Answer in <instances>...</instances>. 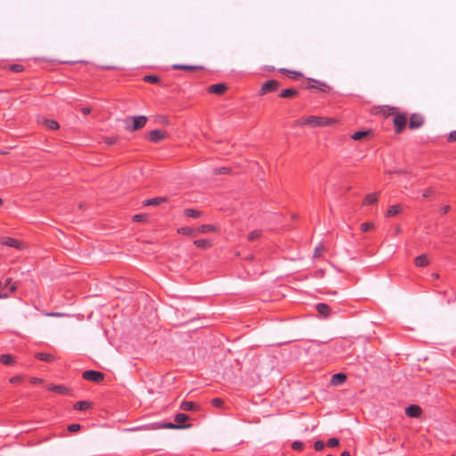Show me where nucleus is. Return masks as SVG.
<instances>
[{
  "instance_id": "f257e3e1",
  "label": "nucleus",
  "mask_w": 456,
  "mask_h": 456,
  "mask_svg": "<svg viewBox=\"0 0 456 456\" xmlns=\"http://www.w3.org/2000/svg\"><path fill=\"white\" fill-rule=\"evenodd\" d=\"M337 123L335 118H327V117H319V116H308L303 117L295 121L294 126H308L311 127H324L329 126Z\"/></svg>"
},
{
  "instance_id": "f03ea898",
  "label": "nucleus",
  "mask_w": 456,
  "mask_h": 456,
  "mask_svg": "<svg viewBox=\"0 0 456 456\" xmlns=\"http://www.w3.org/2000/svg\"><path fill=\"white\" fill-rule=\"evenodd\" d=\"M387 109V112H384L385 115H393L395 117L393 118L394 129L396 134H400L403 132L407 124V117L403 113H395L397 108L395 107H386Z\"/></svg>"
},
{
  "instance_id": "7ed1b4c3",
  "label": "nucleus",
  "mask_w": 456,
  "mask_h": 456,
  "mask_svg": "<svg viewBox=\"0 0 456 456\" xmlns=\"http://www.w3.org/2000/svg\"><path fill=\"white\" fill-rule=\"evenodd\" d=\"M189 419V416L184 413H177L175 416V421L176 423L172 422H163L158 423L156 428H167V429H177V428H185L190 427V425H183L185 421Z\"/></svg>"
},
{
  "instance_id": "20e7f679",
  "label": "nucleus",
  "mask_w": 456,
  "mask_h": 456,
  "mask_svg": "<svg viewBox=\"0 0 456 456\" xmlns=\"http://www.w3.org/2000/svg\"><path fill=\"white\" fill-rule=\"evenodd\" d=\"M281 83L275 79H270L262 84L258 95L263 96L269 93H275L279 90Z\"/></svg>"
},
{
  "instance_id": "39448f33",
  "label": "nucleus",
  "mask_w": 456,
  "mask_h": 456,
  "mask_svg": "<svg viewBox=\"0 0 456 456\" xmlns=\"http://www.w3.org/2000/svg\"><path fill=\"white\" fill-rule=\"evenodd\" d=\"M17 287L14 283H12V279L7 278L4 281H0V298L7 297L10 293L14 292Z\"/></svg>"
},
{
  "instance_id": "423d86ee",
  "label": "nucleus",
  "mask_w": 456,
  "mask_h": 456,
  "mask_svg": "<svg viewBox=\"0 0 456 456\" xmlns=\"http://www.w3.org/2000/svg\"><path fill=\"white\" fill-rule=\"evenodd\" d=\"M305 88L318 90L322 93H329L330 91V86H328L325 82L314 78L307 79V86Z\"/></svg>"
},
{
  "instance_id": "0eeeda50",
  "label": "nucleus",
  "mask_w": 456,
  "mask_h": 456,
  "mask_svg": "<svg viewBox=\"0 0 456 456\" xmlns=\"http://www.w3.org/2000/svg\"><path fill=\"white\" fill-rule=\"evenodd\" d=\"M82 378L94 383H101L104 379V374L98 370H88L82 373Z\"/></svg>"
},
{
  "instance_id": "6e6552de",
  "label": "nucleus",
  "mask_w": 456,
  "mask_h": 456,
  "mask_svg": "<svg viewBox=\"0 0 456 456\" xmlns=\"http://www.w3.org/2000/svg\"><path fill=\"white\" fill-rule=\"evenodd\" d=\"M133 124L132 126H126V130L128 131H135L142 128L147 122V118L145 116H138V117H133Z\"/></svg>"
},
{
  "instance_id": "1a4fd4ad",
  "label": "nucleus",
  "mask_w": 456,
  "mask_h": 456,
  "mask_svg": "<svg viewBox=\"0 0 456 456\" xmlns=\"http://www.w3.org/2000/svg\"><path fill=\"white\" fill-rule=\"evenodd\" d=\"M424 124V118L420 114L413 113L410 117L409 120V128L410 129H417L422 126Z\"/></svg>"
},
{
  "instance_id": "9d476101",
  "label": "nucleus",
  "mask_w": 456,
  "mask_h": 456,
  "mask_svg": "<svg viewBox=\"0 0 456 456\" xmlns=\"http://www.w3.org/2000/svg\"><path fill=\"white\" fill-rule=\"evenodd\" d=\"M167 137V132L155 129L149 133V140L152 142H159Z\"/></svg>"
},
{
  "instance_id": "9b49d317",
  "label": "nucleus",
  "mask_w": 456,
  "mask_h": 456,
  "mask_svg": "<svg viewBox=\"0 0 456 456\" xmlns=\"http://www.w3.org/2000/svg\"><path fill=\"white\" fill-rule=\"evenodd\" d=\"M0 242L2 245H5L8 247H12L14 248L21 249L22 248V243L17 239L11 238V237H2L0 240Z\"/></svg>"
},
{
  "instance_id": "f8f14e48",
  "label": "nucleus",
  "mask_w": 456,
  "mask_h": 456,
  "mask_svg": "<svg viewBox=\"0 0 456 456\" xmlns=\"http://www.w3.org/2000/svg\"><path fill=\"white\" fill-rule=\"evenodd\" d=\"M227 88L228 87L225 84H215L208 87V93L221 95L227 90Z\"/></svg>"
},
{
  "instance_id": "ddd939ff",
  "label": "nucleus",
  "mask_w": 456,
  "mask_h": 456,
  "mask_svg": "<svg viewBox=\"0 0 456 456\" xmlns=\"http://www.w3.org/2000/svg\"><path fill=\"white\" fill-rule=\"evenodd\" d=\"M422 413V409L417 404H411L405 409V414L411 418H419Z\"/></svg>"
},
{
  "instance_id": "4468645a",
  "label": "nucleus",
  "mask_w": 456,
  "mask_h": 456,
  "mask_svg": "<svg viewBox=\"0 0 456 456\" xmlns=\"http://www.w3.org/2000/svg\"><path fill=\"white\" fill-rule=\"evenodd\" d=\"M48 390L56 392L58 394L64 395H71V390L69 388H68L67 387L61 386V385H49Z\"/></svg>"
},
{
  "instance_id": "2eb2a0df",
  "label": "nucleus",
  "mask_w": 456,
  "mask_h": 456,
  "mask_svg": "<svg viewBox=\"0 0 456 456\" xmlns=\"http://www.w3.org/2000/svg\"><path fill=\"white\" fill-rule=\"evenodd\" d=\"M279 72L285 74L288 77H289L292 80H297L299 77H303V74L299 71L290 70V69H284V68L280 69Z\"/></svg>"
},
{
  "instance_id": "dca6fc26",
  "label": "nucleus",
  "mask_w": 456,
  "mask_h": 456,
  "mask_svg": "<svg viewBox=\"0 0 456 456\" xmlns=\"http://www.w3.org/2000/svg\"><path fill=\"white\" fill-rule=\"evenodd\" d=\"M173 69H179V70H186V71H195L199 69H203L202 66L198 65H183V64H174L172 66Z\"/></svg>"
},
{
  "instance_id": "f3484780",
  "label": "nucleus",
  "mask_w": 456,
  "mask_h": 456,
  "mask_svg": "<svg viewBox=\"0 0 456 456\" xmlns=\"http://www.w3.org/2000/svg\"><path fill=\"white\" fill-rule=\"evenodd\" d=\"M378 200H379V193L378 192L369 193L363 198L362 205L363 206L374 205L378 202Z\"/></svg>"
},
{
  "instance_id": "a211bd4d",
  "label": "nucleus",
  "mask_w": 456,
  "mask_h": 456,
  "mask_svg": "<svg viewBox=\"0 0 456 456\" xmlns=\"http://www.w3.org/2000/svg\"><path fill=\"white\" fill-rule=\"evenodd\" d=\"M167 200L165 197H156V198L147 199V200H143L142 205L145 207L158 206V205H160L161 203L166 202Z\"/></svg>"
},
{
  "instance_id": "6ab92c4d",
  "label": "nucleus",
  "mask_w": 456,
  "mask_h": 456,
  "mask_svg": "<svg viewBox=\"0 0 456 456\" xmlns=\"http://www.w3.org/2000/svg\"><path fill=\"white\" fill-rule=\"evenodd\" d=\"M346 380V375L344 373H336L331 377L330 383L333 386L343 384Z\"/></svg>"
},
{
  "instance_id": "aec40b11",
  "label": "nucleus",
  "mask_w": 456,
  "mask_h": 456,
  "mask_svg": "<svg viewBox=\"0 0 456 456\" xmlns=\"http://www.w3.org/2000/svg\"><path fill=\"white\" fill-rule=\"evenodd\" d=\"M177 232L180 234H183V235L191 236V237H195L198 235L197 229L188 227V226L178 228Z\"/></svg>"
},
{
  "instance_id": "412c9836",
  "label": "nucleus",
  "mask_w": 456,
  "mask_h": 456,
  "mask_svg": "<svg viewBox=\"0 0 456 456\" xmlns=\"http://www.w3.org/2000/svg\"><path fill=\"white\" fill-rule=\"evenodd\" d=\"M316 310L320 314H322L325 317L329 316L330 314V311H331L330 307L327 304H324V303L317 304Z\"/></svg>"
},
{
  "instance_id": "4be33fe9",
  "label": "nucleus",
  "mask_w": 456,
  "mask_h": 456,
  "mask_svg": "<svg viewBox=\"0 0 456 456\" xmlns=\"http://www.w3.org/2000/svg\"><path fill=\"white\" fill-rule=\"evenodd\" d=\"M298 94V91L294 88H287L283 89L280 94L279 97L281 98H292Z\"/></svg>"
},
{
  "instance_id": "5701e85b",
  "label": "nucleus",
  "mask_w": 456,
  "mask_h": 456,
  "mask_svg": "<svg viewBox=\"0 0 456 456\" xmlns=\"http://www.w3.org/2000/svg\"><path fill=\"white\" fill-rule=\"evenodd\" d=\"M216 231V228L213 224H202L199 228H197V234L214 232Z\"/></svg>"
},
{
  "instance_id": "b1692460",
  "label": "nucleus",
  "mask_w": 456,
  "mask_h": 456,
  "mask_svg": "<svg viewBox=\"0 0 456 456\" xmlns=\"http://www.w3.org/2000/svg\"><path fill=\"white\" fill-rule=\"evenodd\" d=\"M415 265L419 267H425L428 265L429 260L427 255H420L417 256L414 260Z\"/></svg>"
},
{
  "instance_id": "393cba45",
  "label": "nucleus",
  "mask_w": 456,
  "mask_h": 456,
  "mask_svg": "<svg viewBox=\"0 0 456 456\" xmlns=\"http://www.w3.org/2000/svg\"><path fill=\"white\" fill-rule=\"evenodd\" d=\"M193 244L199 248H208L211 247V240L207 239L195 240Z\"/></svg>"
},
{
  "instance_id": "a878e982",
  "label": "nucleus",
  "mask_w": 456,
  "mask_h": 456,
  "mask_svg": "<svg viewBox=\"0 0 456 456\" xmlns=\"http://www.w3.org/2000/svg\"><path fill=\"white\" fill-rule=\"evenodd\" d=\"M36 358L46 362H51L55 359V357L53 354L43 352L37 353Z\"/></svg>"
},
{
  "instance_id": "bb28decb",
  "label": "nucleus",
  "mask_w": 456,
  "mask_h": 456,
  "mask_svg": "<svg viewBox=\"0 0 456 456\" xmlns=\"http://www.w3.org/2000/svg\"><path fill=\"white\" fill-rule=\"evenodd\" d=\"M197 408L198 405L194 402L191 401H183L180 405V409L186 411H194Z\"/></svg>"
},
{
  "instance_id": "cd10ccee",
  "label": "nucleus",
  "mask_w": 456,
  "mask_h": 456,
  "mask_svg": "<svg viewBox=\"0 0 456 456\" xmlns=\"http://www.w3.org/2000/svg\"><path fill=\"white\" fill-rule=\"evenodd\" d=\"M0 362L4 365H12L15 362V359L11 354H4L0 355Z\"/></svg>"
},
{
  "instance_id": "c85d7f7f",
  "label": "nucleus",
  "mask_w": 456,
  "mask_h": 456,
  "mask_svg": "<svg viewBox=\"0 0 456 456\" xmlns=\"http://www.w3.org/2000/svg\"><path fill=\"white\" fill-rule=\"evenodd\" d=\"M91 407V403L88 401H78L74 404V409L77 411H86Z\"/></svg>"
},
{
  "instance_id": "c756f323",
  "label": "nucleus",
  "mask_w": 456,
  "mask_h": 456,
  "mask_svg": "<svg viewBox=\"0 0 456 456\" xmlns=\"http://www.w3.org/2000/svg\"><path fill=\"white\" fill-rule=\"evenodd\" d=\"M43 125L49 130H57L59 128L58 122L53 119H45Z\"/></svg>"
},
{
  "instance_id": "7c9ffc66",
  "label": "nucleus",
  "mask_w": 456,
  "mask_h": 456,
  "mask_svg": "<svg viewBox=\"0 0 456 456\" xmlns=\"http://www.w3.org/2000/svg\"><path fill=\"white\" fill-rule=\"evenodd\" d=\"M370 133V130L369 131H357L351 135V138L354 141H360V140L363 139L364 137H366Z\"/></svg>"
},
{
  "instance_id": "2f4dec72",
  "label": "nucleus",
  "mask_w": 456,
  "mask_h": 456,
  "mask_svg": "<svg viewBox=\"0 0 456 456\" xmlns=\"http://www.w3.org/2000/svg\"><path fill=\"white\" fill-rule=\"evenodd\" d=\"M401 211V207L399 205H393L389 207L387 212V216H394L397 214H399Z\"/></svg>"
},
{
  "instance_id": "473e14b6",
  "label": "nucleus",
  "mask_w": 456,
  "mask_h": 456,
  "mask_svg": "<svg viewBox=\"0 0 456 456\" xmlns=\"http://www.w3.org/2000/svg\"><path fill=\"white\" fill-rule=\"evenodd\" d=\"M184 215L188 217L198 218L200 216L201 213L196 209L186 208L184 210Z\"/></svg>"
},
{
  "instance_id": "72a5a7b5",
  "label": "nucleus",
  "mask_w": 456,
  "mask_h": 456,
  "mask_svg": "<svg viewBox=\"0 0 456 456\" xmlns=\"http://www.w3.org/2000/svg\"><path fill=\"white\" fill-rule=\"evenodd\" d=\"M142 80L150 84H159L160 81L159 77L154 75H146L142 77Z\"/></svg>"
},
{
  "instance_id": "f704fd0d",
  "label": "nucleus",
  "mask_w": 456,
  "mask_h": 456,
  "mask_svg": "<svg viewBox=\"0 0 456 456\" xmlns=\"http://www.w3.org/2000/svg\"><path fill=\"white\" fill-rule=\"evenodd\" d=\"M261 235H262L261 230H255V231L251 232L250 233H248V240L249 241H255L257 239H259L261 237Z\"/></svg>"
},
{
  "instance_id": "c9c22d12",
  "label": "nucleus",
  "mask_w": 456,
  "mask_h": 456,
  "mask_svg": "<svg viewBox=\"0 0 456 456\" xmlns=\"http://www.w3.org/2000/svg\"><path fill=\"white\" fill-rule=\"evenodd\" d=\"M9 70L14 73H20L24 70V67L21 64H11L9 65Z\"/></svg>"
},
{
  "instance_id": "e433bc0d",
  "label": "nucleus",
  "mask_w": 456,
  "mask_h": 456,
  "mask_svg": "<svg viewBox=\"0 0 456 456\" xmlns=\"http://www.w3.org/2000/svg\"><path fill=\"white\" fill-rule=\"evenodd\" d=\"M373 228H374L373 223L366 222V223H362L361 224V231L362 232H367L370 231Z\"/></svg>"
},
{
  "instance_id": "4c0bfd02",
  "label": "nucleus",
  "mask_w": 456,
  "mask_h": 456,
  "mask_svg": "<svg viewBox=\"0 0 456 456\" xmlns=\"http://www.w3.org/2000/svg\"><path fill=\"white\" fill-rule=\"evenodd\" d=\"M291 448L295 451H302L304 448V444L301 441H294L291 444Z\"/></svg>"
},
{
  "instance_id": "58836bf2",
  "label": "nucleus",
  "mask_w": 456,
  "mask_h": 456,
  "mask_svg": "<svg viewBox=\"0 0 456 456\" xmlns=\"http://www.w3.org/2000/svg\"><path fill=\"white\" fill-rule=\"evenodd\" d=\"M229 172H230V168L229 167H216V168L214 169V174L215 175L228 174Z\"/></svg>"
},
{
  "instance_id": "ea45409f",
  "label": "nucleus",
  "mask_w": 456,
  "mask_h": 456,
  "mask_svg": "<svg viewBox=\"0 0 456 456\" xmlns=\"http://www.w3.org/2000/svg\"><path fill=\"white\" fill-rule=\"evenodd\" d=\"M147 215L145 214H137L133 216V220L134 222H144L147 219Z\"/></svg>"
},
{
  "instance_id": "a19ab883",
  "label": "nucleus",
  "mask_w": 456,
  "mask_h": 456,
  "mask_svg": "<svg viewBox=\"0 0 456 456\" xmlns=\"http://www.w3.org/2000/svg\"><path fill=\"white\" fill-rule=\"evenodd\" d=\"M211 403L213 406L220 408L223 406L224 401L221 398H213Z\"/></svg>"
},
{
  "instance_id": "79ce46f5",
  "label": "nucleus",
  "mask_w": 456,
  "mask_h": 456,
  "mask_svg": "<svg viewBox=\"0 0 456 456\" xmlns=\"http://www.w3.org/2000/svg\"><path fill=\"white\" fill-rule=\"evenodd\" d=\"M327 444L330 447H336L339 444V440L336 437H331L328 440Z\"/></svg>"
},
{
  "instance_id": "37998d69",
  "label": "nucleus",
  "mask_w": 456,
  "mask_h": 456,
  "mask_svg": "<svg viewBox=\"0 0 456 456\" xmlns=\"http://www.w3.org/2000/svg\"><path fill=\"white\" fill-rule=\"evenodd\" d=\"M81 429V426L79 424L74 423L68 426V430L69 432H77Z\"/></svg>"
},
{
  "instance_id": "c03bdc74",
  "label": "nucleus",
  "mask_w": 456,
  "mask_h": 456,
  "mask_svg": "<svg viewBox=\"0 0 456 456\" xmlns=\"http://www.w3.org/2000/svg\"><path fill=\"white\" fill-rule=\"evenodd\" d=\"M314 447L315 451H317V452L322 451L324 448V443L321 440H318V441L314 442Z\"/></svg>"
},
{
  "instance_id": "a18cd8bd",
  "label": "nucleus",
  "mask_w": 456,
  "mask_h": 456,
  "mask_svg": "<svg viewBox=\"0 0 456 456\" xmlns=\"http://www.w3.org/2000/svg\"><path fill=\"white\" fill-rule=\"evenodd\" d=\"M118 141V138L116 136H112V137H106L104 139V142L105 143L109 144V145H112L114 143H116Z\"/></svg>"
},
{
  "instance_id": "49530a36",
  "label": "nucleus",
  "mask_w": 456,
  "mask_h": 456,
  "mask_svg": "<svg viewBox=\"0 0 456 456\" xmlns=\"http://www.w3.org/2000/svg\"><path fill=\"white\" fill-rule=\"evenodd\" d=\"M322 251H323L322 246L316 247L315 249H314V257H320L322 256Z\"/></svg>"
},
{
  "instance_id": "de8ad7c7",
  "label": "nucleus",
  "mask_w": 456,
  "mask_h": 456,
  "mask_svg": "<svg viewBox=\"0 0 456 456\" xmlns=\"http://www.w3.org/2000/svg\"><path fill=\"white\" fill-rule=\"evenodd\" d=\"M449 142H456V131H452L449 134L447 138Z\"/></svg>"
},
{
  "instance_id": "09e8293b",
  "label": "nucleus",
  "mask_w": 456,
  "mask_h": 456,
  "mask_svg": "<svg viewBox=\"0 0 456 456\" xmlns=\"http://www.w3.org/2000/svg\"><path fill=\"white\" fill-rule=\"evenodd\" d=\"M450 206L449 205H444L441 208H440V213L442 215H445L447 214L449 211H450Z\"/></svg>"
},
{
  "instance_id": "8fccbe9b",
  "label": "nucleus",
  "mask_w": 456,
  "mask_h": 456,
  "mask_svg": "<svg viewBox=\"0 0 456 456\" xmlns=\"http://www.w3.org/2000/svg\"><path fill=\"white\" fill-rule=\"evenodd\" d=\"M45 315H46V316L60 317V316H63V314H61V313H45Z\"/></svg>"
},
{
  "instance_id": "3c124183",
  "label": "nucleus",
  "mask_w": 456,
  "mask_h": 456,
  "mask_svg": "<svg viewBox=\"0 0 456 456\" xmlns=\"http://www.w3.org/2000/svg\"><path fill=\"white\" fill-rule=\"evenodd\" d=\"M20 380V378L18 376H15V377H12L10 379L11 383H16V382H19Z\"/></svg>"
},
{
  "instance_id": "603ef678",
  "label": "nucleus",
  "mask_w": 456,
  "mask_h": 456,
  "mask_svg": "<svg viewBox=\"0 0 456 456\" xmlns=\"http://www.w3.org/2000/svg\"><path fill=\"white\" fill-rule=\"evenodd\" d=\"M90 109L89 108H83L82 109V112L83 114L86 115V114H89L90 113Z\"/></svg>"
},
{
  "instance_id": "864d4df0",
  "label": "nucleus",
  "mask_w": 456,
  "mask_h": 456,
  "mask_svg": "<svg viewBox=\"0 0 456 456\" xmlns=\"http://www.w3.org/2000/svg\"><path fill=\"white\" fill-rule=\"evenodd\" d=\"M42 381H43L42 379H37V378H35V379H32V382H33V383H35V384H37V383H42Z\"/></svg>"
},
{
  "instance_id": "5fc2aeb1",
  "label": "nucleus",
  "mask_w": 456,
  "mask_h": 456,
  "mask_svg": "<svg viewBox=\"0 0 456 456\" xmlns=\"http://www.w3.org/2000/svg\"><path fill=\"white\" fill-rule=\"evenodd\" d=\"M340 456H351V455H350V452L348 451H344V452H342Z\"/></svg>"
},
{
  "instance_id": "6e6d98bb",
  "label": "nucleus",
  "mask_w": 456,
  "mask_h": 456,
  "mask_svg": "<svg viewBox=\"0 0 456 456\" xmlns=\"http://www.w3.org/2000/svg\"><path fill=\"white\" fill-rule=\"evenodd\" d=\"M431 276H432V278H433V279H435V280L439 279V274H438V273H432V275H431Z\"/></svg>"
},
{
  "instance_id": "4d7b16f0",
  "label": "nucleus",
  "mask_w": 456,
  "mask_h": 456,
  "mask_svg": "<svg viewBox=\"0 0 456 456\" xmlns=\"http://www.w3.org/2000/svg\"><path fill=\"white\" fill-rule=\"evenodd\" d=\"M266 69H267L268 71H273V70H274V67L270 66V67H267V68H266Z\"/></svg>"
},
{
  "instance_id": "13d9d810",
  "label": "nucleus",
  "mask_w": 456,
  "mask_h": 456,
  "mask_svg": "<svg viewBox=\"0 0 456 456\" xmlns=\"http://www.w3.org/2000/svg\"><path fill=\"white\" fill-rule=\"evenodd\" d=\"M428 196H429V191H426V192L423 194V197H425V198H427V197H428Z\"/></svg>"
},
{
  "instance_id": "bf43d9fd",
  "label": "nucleus",
  "mask_w": 456,
  "mask_h": 456,
  "mask_svg": "<svg viewBox=\"0 0 456 456\" xmlns=\"http://www.w3.org/2000/svg\"><path fill=\"white\" fill-rule=\"evenodd\" d=\"M395 173H396V174H403V173H404V171H403V170H397V171H395Z\"/></svg>"
},
{
  "instance_id": "052dcab7",
  "label": "nucleus",
  "mask_w": 456,
  "mask_h": 456,
  "mask_svg": "<svg viewBox=\"0 0 456 456\" xmlns=\"http://www.w3.org/2000/svg\"><path fill=\"white\" fill-rule=\"evenodd\" d=\"M3 204V200L0 198V206Z\"/></svg>"
}]
</instances>
